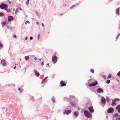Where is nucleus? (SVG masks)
<instances>
[{
    "label": "nucleus",
    "mask_w": 120,
    "mask_h": 120,
    "mask_svg": "<svg viewBox=\"0 0 120 120\" xmlns=\"http://www.w3.org/2000/svg\"><path fill=\"white\" fill-rule=\"evenodd\" d=\"M4 15V14L2 13H0V16H3Z\"/></svg>",
    "instance_id": "6ab92c4d"
},
{
    "label": "nucleus",
    "mask_w": 120,
    "mask_h": 120,
    "mask_svg": "<svg viewBox=\"0 0 120 120\" xmlns=\"http://www.w3.org/2000/svg\"><path fill=\"white\" fill-rule=\"evenodd\" d=\"M43 64H44L43 62H42V63L41 65H43Z\"/></svg>",
    "instance_id": "ea45409f"
},
{
    "label": "nucleus",
    "mask_w": 120,
    "mask_h": 120,
    "mask_svg": "<svg viewBox=\"0 0 120 120\" xmlns=\"http://www.w3.org/2000/svg\"><path fill=\"white\" fill-rule=\"evenodd\" d=\"M53 100V101L54 102V101H55V100L54 99H52Z\"/></svg>",
    "instance_id": "a18cd8bd"
},
{
    "label": "nucleus",
    "mask_w": 120,
    "mask_h": 120,
    "mask_svg": "<svg viewBox=\"0 0 120 120\" xmlns=\"http://www.w3.org/2000/svg\"><path fill=\"white\" fill-rule=\"evenodd\" d=\"M90 71L92 73H94V71L93 69H91Z\"/></svg>",
    "instance_id": "bb28decb"
},
{
    "label": "nucleus",
    "mask_w": 120,
    "mask_h": 120,
    "mask_svg": "<svg viewBox=\"0 0 120 120\" xmlns=\"http://www.w3.org/2000/svg\"><path fill=\"white\" fill-rule=\"evenodd\" d=\"M111 75H109V76H108L107 77V78L109 79H110V78H111Z\"/></svg>",
    "instance_id": "4be33fe9"
},
{
    "label": "nucleus",
    "mask_w": 120,
    "mask_h": 120,
    "mask_svg": "<svg viewBox=\"0 0 120 120\" xmlns=\"http://www.w3.org/2000/svg\"><path fill=\"white\" fill-rule=\"evenodd\" d=\"M88 109L89 111L91 113L93 112L94 111V110L92 107H89L88 108Z\"/></svg>",
    "instance_id": "1a4fd4ad"
},
{
    "label": "nucleus",
    "mask_w": 120,
    "mask_h": 120,
    "mask_svg": "<svg viewBox=\"0 0 120 120\" xmlns=\"http://www.w3.org/2000/svg\"><path fill=\"white\" fill-rule=\"evenodd\" d=\"M8 20L9 22H10L13 20V17L11 16H9L8 17Z\"/></svg>",
    "instance_id": "0eeeda50"
},
{
    "label": "nucleus",
    "mask_w": 120,
    "mask_h": 120,
    "mask_svg": "<svg viewBox=\"0 0 120 120\" xmlns=\"http://www.w3.org/2000/svg\"><path fill=\"white\" fill-rule=\"evenodd\" d=\"M39 60H41V59H39Z\"/></svg>",
    "instance_id": "09e8293b"
},
{
    "label": "nucleus",
    "mask_w": 120,
    "mask_h": 120,
    "mask_svg": "<svg viewBox=\"0 0 120 120\" xmlns=\"http://www.w3.org/2000/svg\"><path fill=\"white\" fill-rule=\"evenodd\" d=\"M14 37L15 38H16V35H14Z\"/></svg>",
    "instance_id": "4c0bfd02"
},
{
    "label": "nucleus",
    "mask_w": 120,
    "mask_h": 120,
    "mask_svg": "<svg viewBox=\"0 0 120 120\" xmlns=\"http://www.w3.org/2000/svg\"><path fill=\"white\" fill-rule=\"evenodd\" d=\"M29 0H27L26 3V4L28 5L29 4Z\"/></svg>",
    "instance_id": "5701e85b"
},
{
    "label": "nucleus",
    "mask_w": 120,
    "mask_h": 120,
    "mask_svg": "<svg viewBox=\"0 0 120 120\" xmlns=\"http://www.w3.org/2000/svg\"><path fill=\"white\" fill-rule=\"evenodd\" d=\"M57 60L56 56H53L52 57V60L54 63H56Z\"/></svg>",
    "instance_id": "7ed1b4c3"
},
{
    "label": "nucleus",
    "mask_w": 120,
    "mask_h": 120,
    "mask_svg": "<svg viewBox=\"0 0 120 120\" xmlns=\"http://www.w3.org/2000/svg\"><path fill=\"white\" fill-rule=\"evenodd\" d=\"M101 101L103 103H105V99L104 98H102L101 99Z\"/></svg>",
    "instance_id": "ddd939ff"
},
{
    "label": "nucleus",
    "mask_w": 120,
    "mask_h": 120,
    "mask_svg": "<svg viewBox=\"0 0 120 120\" xmlns=\"http://www.w3.org/2000/svg\"><path fill=\"white\" fill-rule=\"evenodd\" d=\"M40 36V35L39 34L38 36V39H39V37Z\"/></svg>",
    "instance_id": "a19ab883"
},
{
    "label": "nucleus",
    "mask_w": 120,
    "mask_h": 120,
    "mask_svg": "<svg viewBox=\"0 0 120 120\" xmlns=\"http://www.w3.org/2000/svg\"><path fill=\"white\" fill-rule=\"evenodd\" d=\"M60 84L61 86H66V84L65 82L63 81H61L60 82Z\"/></svg>",
    "instance_id": "39448f33"
},
{
    "label": "nucleus",
    "mask_w": 120,
    "mask_h": 120,
    "mask_svg": "<svg viewBox=\"0 0 120 120\" xmlns=\"http://www.w3.org/2000/svg\"><path fill=\"white\" fill-rule=\"evenodd\" d=\"M20 9H22L21 8H20Z\"/></svg>",
    "instance_id": "8fccbe9b"
},
{
    "label": "nucleus",
    "mask_w": 120,
    "mask_h": 120,
    "mask_svg": "<svg viewBox=\"0 0 120 120\" xmlns=\"http://www.w3.org/2000/svg\"><path fill=\"white\" fill-rule=\"evenodd\" d=\"M118 35H119V36H120V33Z\"/></svg>",
    "instance_id": "49530a36"
},
{
    "label": "nucleus",
    "mask_w": 120,
    "mask_h": 120,
    "mask_svg": "<svg viewBox=\"0 0 120 120\" xmlns=\"http://www.w3.org/2000/svg\"><path fill=\"white\" fill-rule=\"evenodd\" d=\"M18 90H20V92H22V90L21 89H20V88H19L18 89Z\"/></svg>",
    "instance_id": "f704fd0d"
},
{
    "label": "nucleus",
    "mask_w": 120,
    "mask_h": 120,
    "mask_svg": "<svg viewBox=\"0 0 120 120\" xmlns=\"http://www.w3.org/2000/svg\"><path fill=\"white\" fill-rule=\"evenodd\" d=\"M118 114H116L115 115V116H118Z\"/></svg>",
    "instance_id": "58836bf2"
},
{
    "label": "nucleus",
    "mask_w": 120,
    "mask_h": 120,
    "mask_svg": "<svg viewBox=\"0 0 120 120\" xmlns=\"http://www.w3.org/2000/svg\"><path fill=\"white\" fill-rule=\"evenodd\" d=\"M6 22H3L2 23V25L3 26H4L6 24Z\"/></svg>",
    "instance_id": "b1692460"
},
{
    "label": "nucleus",
    "mask_w": 120,
    "mask_h": 120,
    "mask_svg": "<svg viewBox=\"0 0 120 120\" xmlns=\"http://www.w3.org/2000/svg\"><path fill=\"white\" fill-rule=\"evenodd\" d=\"M33 38L32 37H30V40H32L33 39Z\"/></svg>",
    "instance_id": "473e14b6"
},
{
    "label": "nucleus",
    "mask_w": 120,
    "mask_h": 120,
    "mask_svg": "<svg viewBox=\"0 0 120 120\" xmlns=\"http://www.w3.org/2000/svg\"><path fill=\"white\" fill-rule=\"evenodd\" d=\"M116 109L118 110V112H120V104L119 105L116 107Z\"/></svg>",
    "instance_id": "f8f14e48"
},
{
    "label": "nucleus",
    "mask_w": 120,
    "mask_h": 120,
    "mask_svg": "<svg viewBox=\"0 0 120 120\" xmlns=\"http://www.w3.org/2000/svg\"><path fill=\"white\" fill-rule=\"evenodd\" d=\"M98 83L97 82H94V83H92L89 85V86H95Z\"/></svg>",
    "instance_id": "9d476101"
},
{
    "label": "nucleus",
    "mask_w": 120,
    "mask_h": 120,
    "mask_svg": "<svg viewBox=\"0 0 120 120\" xmlns=\"http://www.w3.org/2000/svg\"><path fill=\"white\" fill-rule=\"evenodd\" d=\"M26 22L28 23L29 24L30 23V22L29 21H26V22L25 23V24H27V23H26Z\"/></svg>",
    "instance_id": "c85d7f7f"
},
{
    "label": "nucleus",
    "mask_w": 120,
    "mask_h": 120,
    "mask_svg": "<svg viewBox=\"0 0 120 120\" xmlns=\"http://www.w3.org/2000/svg\"><path fill=\"white\" fill-rule=\"evenodd\" d=\"M119 100H120V99H114V101H119Z\"/></svg>",
    "instance_id": "a878e982"
},
{
    "label": "nucleus",
    "mask_w": 120,
    "mask_h": 120,
    "mask_svg": "<svg viewBox=\"0 0 120 120\" xmlns=\"http://www.w3.org/2000/svg\"><path fill=\"white\" fill-rule=\"evenodd\" d=\"M114 111V109L112 108H110L108 109L107 112L108 113H111L113 112Z\"/></svg>",
    "instance_id": "20e7f679"
},
{
    "label": "nucleus",
    "mask_w": 120,
    "mask_h": 120,
    "mask_svg": "<svg viewBox=\"0 0 120 120\" xmlns=\"http://www.w3.org/2000/svg\"><path fill=\"white\" fill-rule=\"evenodd\" d=\"M119 8H118L116 9V13L117 15H119Z\"/></svg>",
    "instance_id": "f3484780"
},
{
    "label": "nucleus",
    "mask_w": 120,
    "mask_h": 120,
    "mask_svg": "<svg viewBox=\"0 0 120 120\" xmlns=\"http://www.w3.org/2000/svg\"><path fill=\"white\" fill-rule=\"evenodd\" d=\"M84 114L85 116L88 118H90L91 117V113L88 111H85L84 112Z\"/></svg>",
    "instance_id": "f257e3e1"
},
{
    "label": "nucleus",
    "mask_w": 120,
    "mask_h": 120,
    "mask_svg": "<svg viewBox=\"0 0 120 120\" xmlns=\"http://www.w3.org/2000/svg\"><path fill=\"white\" fill-rule=\"evenodd\" d=\"M116 120H120V116H118L116 119Z\"/></svg>",
    "instance_id": "aec40b11"
},
{
    "label": "nucleus",
    "mask_w": 120,
    "mask_h": 120,
    "mask_svg": "<svg viewBox=\"0 0 120 120\" xmlns=\"http://www.w3.org/2000/svg\"><path fill=\"white\" fill-rule=\"evenodd\" d=\"M49 63H48L47 64V65H49Z\"/></svg>",
    "instance_id": "de8ad7c7"
},
{
    "label": "nucleus",
    "mask_w": 120,
    "mask_h": 120,
    "mask_svg": "<svg viewBox=\"0 0 120 120\" xmlns=\"http://www.w3.org/2000/svg\"><path fill=\"white\" fill-rule=\"evenodd\" d=\"M71 112L70 111V110H69L67 111V114H69Z\"/></svg>",
    "instance_id": "cd10ccee"
},
{
    "label": "nucleus",
    "mask_w": 120,
    "mask_h": 120,
    "mask_svg": "<svg viewBox=\"0 0 120 120\" xmlns=\"http://www.w3.org/2000/svg\"><path fill=\"white\" fill-rule=\"evenodd\" d=\"M27 37H26V38H25V40H27Z\"/></svg>",
    "instance_id": "c03bdc74"
},
{
    "label": "nucleus",
    "mask_w": 120,
    "mask_h": 120,
    "mask_svg": "<svg viewBox=\"0 0 120 120\" xmlns=\"http://www.w3.org/2000/svg\"><path fill=\"white\" fill-rule=\"evenodd\" d=\"M34 72L35 75L37 76L38 77L40 75L39 74L37 71L34 70Z\"/></svg>",
    "instance_id": "9b49d317"
},
{
    "label": "nucleus",
    "mask_w": 120,
    "mask_h": 120,
    "mask_svg": "<svg viewBox=\"0 0 120 120\" xmlns=\"http://www.w3.org/2000/svg\"><path fill=\"white\" fill-rule=\"evenodd\" d=\"M42 26L44 27V25L42 23Z\"/></svg>",
    "instance_id": "c9c22d12"
},
{
    "label": "nucleus",
    "mask_w": 120,
    "mask_h": 120,
    "mask_svg": "<svg viewBox=\"0 0 120 120\" xmlns=\"http://www.w3.org/2000/svg\"><path fill=\"white\" fill-rule=\"evenodd\" d=\"M78 115V112H76L74 113V115L76 116H77Z\"/></svg>",
    "instance_id": "dca6fc26"
},
{
    "label": "nucleus",
    "mask_w": 120,
    "mask_h": 120,
    "mask_svg": "<svg viewBox=\"0 0 120 120\" xmlns=\"http://www.w3.org/2000/svg\"><path fill=\"white\" fill-rule=\"evenodd\" d=\"M48 77H47L45 78L44 79H43L41 82V83L43 84L44 82H45L46 79L48 78Z\"/></svg>",
    "instance_id": "2eb2a0df"
},
{
    "label": "nucleus",
    "mask_w": 120,
    "mask_h": 120,
    "mask_svg": "<svg viewBox=\"0 0 120 120\" xmlns=\"http://www.w3.org/2000/svg\"><path fill=\"white\" fill-rule=\"evenodd\" d=\"M36 23L38 25H39V23L38 22H36Z\"/></svg>",
    "instance_id": "2f4dec72"
},
{
    "label": "nucleus",
    "mask_w": 120,
    "mask_h": 120,
    "mask_svg": "<svg viewBox=\"0 0 120 120\" xmlns=\"http://www.w3.org/2000/svg\"><path fill=\"white\" fill-rule=\"evenodd\" d=\"M1 63L3 65L5 66L6 65V63L4 60H3L1 61Z\"/></svg>",
    "instance_id": "6e6552de"
},
{
    "label": "nucleus",
    "mask_w": 120,
    "mask_h": 120,
    "mask_svg": "<svg viewBox=\"0 0 120 120\" xmlns=\"http://www.w3.org/2000/svg\"><path fill=\"white\" fill-rule=\"evenodd\" d=\"M119 36V35H117V36L116 37V39H118V38Z\"/></svg>",
    "instance_id": "72a5a7b5"
},
{
    "label": "nucleus",
    "mask_w": 120,
    "mask_h": 120,
    "mask_svg": "<svg viewBox=\"0 0 120 120\" xmlns=\"http://www.w3.org/2000/svg\"><path fill=\"white\" fill-rule=\"evenodd\" d=\"M16 67V66H15V67H14V69H15Z\"/></svg>",
    "instance_id": "37998d69"
},
{
    "label": "nucleus",
    "mask_w": 120,
    "mask_h": 120,
    "mask_svg": "<svg viewBox=\"0 0 120 120\" xmlns=\"http://www.w3.org/2000/svg\"><path fill=\"white\" fill-rule=\"evenodd\" d=\"M97 91L98 93H100L103 92V90L101 88H100L97 90Z\"/></svg>",
    "instance_id": "423d86ee"
},
{
    "label": "nucleus",
    "mask_w": 120,
    "mask_h": 120,
    "mask_svg": "<svg viewBox=\"0 0 120 120\" xmlns=\"http://www.w3.org/2000/svg\"><path fill=\"white\" fill-rule=\"evenodd\" d=\"M3 45L0 43V47H2Z\"/></svg>",
    "instance_id": "c756f323"
},
{
    "label": "nucleus",
    "mask_w": 120,
    "mask_h": 120,
    "mask_svg": "<svg viewBox=\"0 0 120 120\" xmlns=\"http://www.w3.org/2000/svg\"><path fill=\"white\" fill-rule=\"evenodd\" d=\"M75 5H72L71 7L70 8L71 9L73 7H75Z\"/></svg>",
    "instance_id": "7c9ffc66"
},
{
    "label": "nucleus",
    "mask_w": 120,
    "mask_h": 120,
    "mask_svg": "<svg viewBox=\"0 0 120 120\" xmlns=\"http://www.w3.org/2000/svg\"><path fill=\"white\" fill-rule=\"evenodd\" d=\"M25 59L26 60H29V56H26L25 57Z\"/></svg>",
    "instance_id": "a211bd4d"
},
{
    "label": "nucleus",
    "mask_w": 120,
    "mask_h": 120,
    "mask_svg": "<svg viewBox=\"0 0 120 120\" xmlns=\"http://www.w3.org/2000/svg\"><path fill=\"white\" fill-rule=\"evenodd\" d=\"M37 58L36 57H35L34 58V60H37Z\"/></svg>",
    "instance_id": "e433bc0d"
},
{
    "label": "nucleus",
    "mask_w": 120,
    "mask_h": 120,
    "mask_svg": "<svg viewBox=\"0 0 120 120\" xmlns=\"http://www.w3.org/2000/svg\"><path fill=\"white\" fill-rule=\"evenodd\" d=\"M0 8L1 9H4L6 10L8 7V5L6 4H3L0 5Z\"/></svg>",
    "instance_id": "f03ea898"
},
{
    "label": "nucleus",
    "mask_w": 120,
    "mask_h": 120,
    "mask_svg": "<svg viewBox=\"0 0 120 120\" xmlns=\"http://www.w3.org/2000/svg\"><path fill=\"white\" fill-rule=\"evenodd\" d=\"M117 75L120 77V71L117 74Z\"/></svg>",
    "instance_id": "393cba45"
},
{
    "label": "nucleus",
    "mask_w": 120,
    "mask_h": 120,
    "mask_svg": "<svg viewBox=\"0 0 120 120\" xmlns=\"http://www.w3.org/2000/svg\"><path fill=\"white\" fill-rule=\"evenodd\" d=\"M115 102V101H112V103L111 104V105L112 106H116V104Z\"/></svg>",
    "instance_id": "4468645a"
},
{
    "label": "nucleus",
    "mask_w": 120,
    "mask_h": 120,
    "mask_svg": "<svg viewBox=\"0 0 120 120\" xmlns=\"http://www.w3.org/2000/svg\"><path fill=\"white\" fill-rule=\"evenodd\" d=\"M7 11L8 12H9V11H9V10H7Z\"/></svg>",
    "instance_id": "79ce46f5"
},
{
    "label": "nucleus",
    "mask_w": 120,
    "mask_h": 120,
    "mask_svg": "<svg viewBox=\"0 0 120 120\" xmlns=\"http://www.w3.org/2000/svg\"><path fill=\"white\" fill-rule=\"evenodd\" d=\"M110 82V80H108L106 81V83L107 84L109 83Z\"/></svg>",
    "instance_id": "412c9836"
}]
</instances>
